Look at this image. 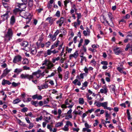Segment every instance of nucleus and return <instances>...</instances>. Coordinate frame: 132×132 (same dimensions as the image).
I'll return each instance as SVG.
<instances>
[{"instance_id":"nucleus-1","label":"nucleus","mask_w":132,"mask_h":132,"mask_svg":"<svg viewBox=\"0 0 132 132\" xmlns=\"http://www.w3.org/2000/svg\"><path fill=\"white\" fill-rule=\"evenodd\" d=\"M13 34L12 30L11 28H9L6 34L5 35L4 37L5 41L7 42L12 39Z\"/></svg>"},{"instance_id":"nucleus-2","label":"nucleus","mask_w":132,"mask_h":132,"mask_svg":"<svg viewBox=\"0 0 132 132\" xmlns=\"http://www.w3.org/2000/svg\"><path fill=\"white\" fill-rule=\"evenodd\" d=\"M41 71L39 69L36 71L32 72L31 75L32 76L33 79L34 76H35L36 78L38 79L39 78H42L45 75V71H44L42 73H41Z\"/></svg>"},{"instance_id":"nucleus-3","label":"nucleus","mask_w":132,"mask_h":132,"mask_svg":"<svg viewBox=\"0 0 132 132\" xmlns=\"http://www.w3.org/2000/svg\"><path fill=\"white\" fill-rule=\"evenodd\" d=\"M20 15L22 17H23L26 19H28L27 23H28L31 19L30 14L28 13H25L24 12L22 11V12H20Z\"/></svg>"},{"instance_id":"nucleus-4","label":"nucleus","mask_w":132,"mask_h":132,"mask_svg":"<svg viewBox=\"0 0 132 132\" xmlns=\"http://www.w3.org/2000/svg\"><path fill=\"white\" fill-rule=\"evenodd\" d=\"M20 77L22 79H27L29 80H31L33 79V77L32 75H29L28 74H22L20 76Z\"/></svg>"},{"instance_id":"nucleus-5","label":"nucleus","mask_w":132,"mask_h":132,"mask_svg":"<svg viewBox=\"0 0 132 132\" xmlns=\"http://www.w3.org/2000/svg\"><path fill=\"white\" fill-rule=\"evenodd\" d=\"M10 12V11L7 10L5 14L2 15L1 18V21H4L6 20H7L9 18L8 13Z\"/></svg>"},{"instance_id":"nucleus-6","label":"nucleus","mask_w":132,"mask_h":132,"mask_svg":"<svg viewBox=\"0 0 132 132\" xmlns=\"http://www.w3.org/2000/svg\"><path fill=\"white\" fill-rule=\"evenodd\" d=\"M22 57L20 55H18L14 56L13 61V62L14 63H17L21 61Z\"/></svg>"},{"instance_id":"nucleus-7","label":"nucleus","mask_w":132,"mask_h":132,"mask_svg":"<svg viewBox=\"0 0 132 132\" xmlns=\"http://www.w3.org/2000/svg\"><path fill=\"white\" fill-rule=\"evenodd\" d=\"M64 21V18L63 17H61L60 19L57 20L56 22V23L58 24V26L60 27L63 23Z\"/></svg>"},{"instance_id":"nucleus-8","label":"nucleus","mask_w":132,"mask_h":132,"mask_svg":"<svg viewBox=\"0 0 132 132\" xmlns=\"http://www.w3.org/2000/svg\"><path fill=\"white\" fill-rule=\"evenodd\" d=\"M78 55V51H76L73 54H71L69 56V58L71 59L72 57H74L75 59L77 58Z\"/></svg>"},{"instance_id":"nucleus-9","label":"nucleus","mask_w":132,"mask_h":132,"mask_svg":"<svg viewBox=\"0 0 132 132\" xmlns=\"http://www.w3.org/2000/svg\"><path fill=\"white\" fill-rule=\"evenodd\" d=\"M32 98L33 99L37 98L38 100H41L42 98V97L40 95L36 94L32 96Z\"/></svg>"},{"instance_id":"nucleus-10","label":"nucleus","mask_w":132,"mask_h":132,"mask_svg":"<svg viewBox=\"0 0 132 132\" xmlns=\"http://www.w3.org/2000/svg\"><path fill=\"white\" fill-rule=\"evenodd\" d=\"M87 30H84L83 31V33L85 36H89L90 35V31L88 28L87 29Z\"/></svg>"},{"instance_id":"nucleus-11","label":"nucleus","mask_w":132,"mask_h":132,"mask_svg":"<svg viewBox=\"0 0 132 132\" xmlns=\"http://www.w3.org/2000/svg\"><path fill=\"white\" fill-rule=\"evenodd\" d=\"M46 20H48L49 23L51 25L53 24L55 20L54 18H52V17H48L46 19Z\"/></svg>"},{"instance_id":"nucleus-12","label":"nucleus","mask_w":132,"mask_h":132,"mask_svg":"<svg viewBox=\"0 0 132 132\" xmlns=\"http://www.w3.org/2000/svg\"><path fill=\"white\" fill-rule=\"evenodd\" d=\"M2 84L3 85H4L6 84L10 85L11 84V83L10 82L9 80L3 79L2 81Z\"/></svg>"},{"instance_id":"nucleus-13","label":"nucleus","mask_w":132,"mask_h":132,"mask_svg":"<svg viewBox=\"0 0 132 132\" xmlns=\"http://www.w3.org/2000/svg\"><path fill=\"white\" fill-rule=\"evenodd\" d=\"M6 2H5L3 3L2 2V3L4 7L7 9V10L10 11H10L11 10V7L9 6V5L6 3Z\"/></svg>"},{"instance_id":"nucleus-14","label":"nucleus","mask_w":132,"mask_h":132,"mask_svg":"<svg viewBox=\"0 0 132 132\" xmlns=\"http://www.w3.org/2000/svg\"><path fill=\"white\" fill-rule=\"evenodd\" d=\"M15 19L14 16L13 15L12 16L10 19V24L12 25H13L15 23Z\"/></svg>"},{"instance_id":"nucleus-15","label":"nucleus","mask_w":132,"mask_h":132,"mask_svg":"<svg viewBox=\"0 0 132 132\" xmlns=\"http://www.w3.org/2000/svg\"><path fill=\"white\" fill-rule=\"evenodd\" d=\"M16 120H17V122L21 126H22L25 127L26 126V124L23 122H22L20 120L18 119L17 118H16Z\"/></svg>"},{"instance_id":"nucleus-16","label":"nucleus","mask_w":132,"mask_h":132,"mask_svg":"<svg viewBox=\"0 0 132 132\" xmlns=\"http://www.w3.org/2000/svg\"><path fill=\"white\" fill-rule=\"evenodd\" d=\"M108 16L111 22L113 23V20L114 18L112 16V14L111 13L109 12L108 14Z\"/></svg>"},{"instance_id":"nucleus-17","label":"nucleus","mask_w":132,"mask_h":132,"mask_svg":"<svg viewBox=\"0 0 132 132\" xmlns=\"http://www.w3.org/2000/svg\"><path fill=\"white\" fill-rule=\"evenodd\" d=\"M21 46L25 47V49H27V47H28L29 45L28 43L27 42H23L21 44Z\"/></svg>"},{"instance_id":"nucleus-18","label":"nucleus","mask_w":132,"mask_h":132,"mask_svg":"<svg viewBox=\"0 0 132 132\" xmlns=\"http://www.w3.org/2000/svg\"><path fill=\"white\" fill-rule=\"evenodd\" d=\"M119 48V47H117L114 49V51L116 54L118 55L120 53L121 51L120 50H118Z\"/></svg>"},{"instance_id":"nucleus-19","label":"nucleus","mask_w":132,"mask_h":132,"mask_svg":"<svg viewBox=\"0 0 132 132\" xmlns=\"http://www.w3.org/2000/svg\"><path fill=\"white\" fill-rule=\"evenodd\" d=\"M22 12V11H21V9H19L18 8H16L13 10V12L15 15L18 13H19L20 14V12Z\"/></svg>"},{"instance_id":"nucleus-20","label":"nucleus","mask_w":132,"mask_h":132,"mask_svg":"<svg viewBox=\"0 0 132 132\" xmlns=\"http://www.w3.org/2000/svg\"><path fill=\"white\" fill-rule=\"evenodd\" d=\"M30 52L32 54L35 55L36 54L37 51L35 48L33 47L31 49Z\"/></svg>"},{"instance_id":"nucleus-21","label":"nucleus","mask_w":132,"mask_h":132,"mask_svg":"<svg viewBox=\"0 0 132 132\" xmlns=\"http://www.w3.org/2000/svg\"><path fill=\"white\" fill-rule=\"evenodd\" d=\"M22 70V69H21L16 68L14 70V72L18 75L19 73L21 72Z\"/></svg>"},{"instance_id":"nucleus-22","label":"nucleus","mask_w":132,"mask_h":132,"mask_svg":"<svg viewBox=\"0 0 132 132\" xmlns=\"http://www.w3.org/2000/svg\"><path fill=\"white\" fill-rule=\"evenodd\" d=\"M54 65L50 61L47 66V69H51L52 67L54 66Z\"/></svg>"},{"instance_id":"nucleus-23","label":"nucleus","mask_w":132,"mask_h":132,"mask_svg":"<svg viewBox=\"0 0 132 132\" xmlns=\"http://www.w3.org/2000/svg\"><path fill=\"white\" fill-rule=\"evenodd\" d=\"M108 104V102H105L101 103V106L103 107L104 109H106L107 108Z\"/></svg>"},{"instance_id":"nucleus-24","label":"nucleus","mask_w":132,"mask_h":132,"mask_svg":"<svg viewBox=\"0 0 132 132\" xmlns=\"http://www.w3.org/2000/svg\"><path fill=\"white\" fill-rule=\"evenodd\" d=\"M48 87V85L46 83H45L43 84L41 86L40 89H42L46 88Z\"/></svg>"},{"instance_id":"nucleus-25","label":"nucleus","mask_w":132,"mask_h":132,"mask_svg":"<svg viewBox=\"0 0 132 132\" xmlns=\"http://www.w3.org/2000/svg\"><path fill=\"white\" fill-rule=\"evenodd\" d=\"M18 6L19 7V8L22 11H24V9L25 8L24 7V4L22 3L21 4L18 5Z\"/></svg>"},{"instance_id":"nucleus-26","label":"nucleus","mask_w":132,"mask_h":132,"mask_svg":"<svg viewBox=\"0 0 132 132\" xmlns=\"http://www.w3.org/2000/svg\"><path fill=\"white\" fill-rule=\"evenodd\" d=\"M110 89L111 90L114 92L116 88L115 86L113 85H112L110 86Z\"/></svg>"},{"instance_id":"nucleus-27","label":"nucleus","mask_w":132,"mask_h":132,"mask_svg":"<svg viewBox=\"0 0 132 132\" xmlns=\"http://www.w3.org/2000/svg\"><path fill=\"white\" fill-rule=\"evenodd\" d=\"M48 37L51 38L53 41H54L56 39V36L54 35H53L51 34H49Z\"/></svg>"},{"instance_id":"nucleus-28","label":"nucleus","mask_w":132,"mask_h":132,"mask_svg":"<svg viewBox=\"0 0 132 132\" xmlns=\"http://www.w3.org/2000/svg\"><path fill=\"white\" fill-rule=\"evenodd\" d=\"M100 92L102 93L106 94L107 92V89L106 88L104 89H100Z\"/></svg>"},{"instance_id":"nucleus-29","label":"nucleus","mask_w":132,"mask_h":132,"mask_svg":"<svg viewBox=\"0 0 132 132\" xmlns=\"http://www.w3.org/2000/svg\"><path fill=\"white\" fill-rule=\"evenodd\" d=\"M50 61L49 60H48L46 59H45V60L43 62V63H42V65H46L47 66V65L48 64V63H49Z\"/></svg>"},{"instance_id":"nucleus-30","label":"nucleus","mask_w":132,"mask_h":132,"mask_svg":"<svg viewBox=\"0 0 132 132\" xmlns=\"http://www.w3.org/2000/svg\"><path fill=\"white\" fill-rule=\"evenodd\" d=\"M23 64H28L29 63V61L27 59H24L22 62Z\"/></svg>"},{"instance_id":"nucleus-31","label":"nucleus","mask_w":132,"mask_h":132,"mask_svg":"<svg viewBox=\"0 0 132 132\" xmlns=\"http://www.w3.org/2000/svg\"><path fill=\"white\" fill-rule=\"evenodd\" d=\"M38 101H32L31 102V103L32 105H34L36 107H37L38 106Z\"/></svg>"},{"instance_id":"nucleus-32","label":"nucleus","mask_w":132,"mask_h":132,"mask_svg":"<svg viewBox=\"0 0 132 132\" xmlns=\"http://www.w3.org/2000/svg\"><path fill=\"white\" fill-rule=\"evenodd\" d=\"M10 71V70L8 69L7 68H6L4 70L3 74L6 75H7Z\"/></svg>"},{"instance_id":"nucleus-33","label":"nucleus","mask_w":132,"mask_h":132,"mask_svg":"<svg viewBox=\"0 0 132 132\" xmlns=\"http://www.w3.org/2000/svg\"><path fill=\"white\" fill-rule=\"evenodd\" d=\"M79 102L80 104H83L84 103V101L83 98H79Z\"/></svg>"},{"instance_id":"nucleus-34","label":"nucleus","mask_w":132,"mask_h":132,"mask_svg":"<svg viewBox=\"0 0 132 132\" xmlns=\"http://www.w3.org/2000/svg\"><path fill=\"white\" fill-rule=\"evenodd\" d=\"M42 40H39L36 43V45L37 46V48H39L41 45V42Z\"/></svg>"},{"instance_id":"nucleus-35","label":"nucleus","mask_w":132,"mask_h":132,"mask_svg":"<svg viewBox=\"0 0 132 132\" xmlns=\"http://www.w3.org/2000/svg\"><path fill=\"white\" fill-rule=\"evenodd\" d=\"M63 123L62 122H58L55 125V127H58L63 125Z\"/></svg>"},{"instance_id":"nucleus-36","label":"nucleus","mask_w":132,"mask_h":132,"mask_svg":"<svg viewBox=\"0 0 132 132\" xmlns=\"http://www.w3.org/2000/svg\"><path fill=\"white\" fill-rule=\"evenodd\" d=\"M20 101L21 100H20L19 98H17L14 100L13 103L14 104H15L19 103Z\"/></svg>"},{"instance_id":"nucleus-37","label":"nucleus","mask_w":132,"mask_h":132,"mask_svg":"<svg viewBox=\"0 0 132 132\" xmlns=\"http://www.w3.org/2000/svg\"><path fill=\"white\" fill-rule=\"evenodd\" d=\"M90 64L92 63V65L94 66H95L96 64V61H95L94 59H92L90 62Z\"/></svg>"},{"instance_id":"nucleus-38","label":"nucleus","mask_w":132,"mask_h":132,"mask_svg":"<svg viewBox=\"0 0 132 132\" xmlns=\"http://www.w3.org/2000/svg\"><path fill=\"white\" fill-rule=\"evenodd\" d=\"M68 126L66 124L64 126V127L62 129L63 130L65 131H68L69 130V129L68 128Z\"/></svg>"},{"instance_id":"nucleus-39","label":"nucleus","mask_w":132,"mask_h":132,"mask_svg":"<svg viewBox=\"0 0 132 132\" xmlns=\"http://www.w3.org/2000/svg\"><path fill=\"white\" fill-rule=\"evenodd\" d=\"M19 84H20V83H16L13 82L12 83V86L13 87H15L18 86Z\"/></svg>"},{"instance_id":"nucleus-40","label":"nucleus","mask_w":132,"mask_h":132,"mask_svg":"<svg viewBox=\"0 0 132 132\" xmlns=\"http://www.w3.org/2000/svg\"><path fill=\"white\" fill-rule=\"evenodd\" d=\"M85 43L84 44V45H87L89 43L90 41L88 39H85L84 40Z\"/></svg>"},{"instance_id":"nucleus-41","label":"nucleus","mask_w":132,"mask_h":132,"mask_svg":"<svg viewBox=\"0 0 132 132\" xmlns=\"http://www.w3.org/2000/svg\"><path fill=\"white\" fill-rule=\"evenodd\" d=\"M71 0H65L64 1V5L65 6H67V4L71 2Z\"/></svg>"},{"instance_id":"nucleus-42","label":"nucleus","mask_w":132,"mask_h":132,"mask_svg":"<svg viewBox=\"0 0 132 132\" xmlns=\"http://www.w3.org/2000/svg\"><path fill=\"white\" fill-rule=\"evenodd\" d=\"M72 116L71 114L66 115L65 116V119H69L70 118H72Z\"/></svg>"},{"instance_id":"nucleus-43","label":"nucleus","mask_w":132,"mask_h":132,"mask_svg":"<svg viewBox=\"0 0 132 132\" xmlns=\"http://www.w3.org/2000/svg\"><path fill=\"white\" fill-rule=\"evenodd\" d=\"M101 63L102 64L105 65H108V62L106 61H102L101 62Z\"/></svg>"},{"instance_id":"nucleus-44","label":"nucleus","mask_w":132,"mask_h":132,"mask_svg":"<svg viewBox=\"0 0 132 132\" xmlns=\"http://www.w3.org/2000/svg\"><path fill=\"white\" fill-rule=\"evenodd\" d=\"M22 2L23 3V4H24V8H26V5L27 3V0H21Z\"/></svg>"},{"instance_id":"nucleus-45","label":"nucleus","mask_w":132,"mask_h":132,"mask_svg":"<svg viewBox=\"0 0 132 132\" xmlns=\"http://www.w3.org/2000/svg\"><path fill=\"white\" fill-rule=\"evenodd\" d=\"M59 43L60 41L59 40H57L54 43V45L56 47H57L58 46Z\"/></svg>"},{"instance_id":"nucleus-46","label":"nucleus","mask_w":132,"mask_h":132,"mask_svg":"<svg viewBox=\"0 0 132 132\" xmlns=\"http://www.w3.org/2000/svg\"><path fill=\"white\" fill-rule=\"evenodd\" d=\"M28 5L29 7H31L33 5L32 0H30L28 3Z\"/></svg>"},{"instance_id":"nucleus-47","label":"nucleus","mask_w":132,"mask_h":132,"mask_svg":"<svg viewBox=\"0 0 132 132\" xmlns=\"http://www.w3.org/2000/svg\"><path fill=\"white\" fill-rule=\"evenodd\" d=\"M60 14L59 11H57L55 14V15L58 17L60 16Z\"/></svg>"},{"instance_id":"nucleus-48","label":"nucleus","mask_w":132,"mask_h":132,"mask_svg":"<svg viewBox=\"0 0 132 132\" xmlns=\"http://www.w3.org/2000/svg\"><path fill=\"white\" fill-rule=\"evenodd\" d=\"M47 128L49 129L50 131H53V129L51 127V125L49 124L47 125Z\"/></svg>"},{"instance_id":"nucleus-49","label":"nucleus","mask_w":132,"mask_h":132,"mask_svg":"<svg viewBox=\"0 0 132 132\" xmlns=\"http://www.w3.org/2000/svg\"><path fill=\"white\" fill-rule=\"evenodd\" d=\"M28 110V109L27 108L24 107L22 109L21 111L22 112H27Z\"/></svg>"},{"instance_id":"nucleus-50","label":"nucleus","mask_w":132,"mask_h":132,"mask_svg":"<svg viewBox=\"0 0 132 132\" xmlns=\"http://www.w3.org/2000/svg\"><path fill=\"white\" fill-rule=\"evenodd\" d=\"M66 124L68 126H69V125L71 126H72V124L71 123V122L69 121H67Z\"/></svg>"},{"instance_id":"nucleus-51","label":"nucleus","mask_w":132,"mask_h":132,"mask_svg":"<svg viewBox=\"0 0 132 132\" xmlns=\"http://www.w3.org/2000/svg\"><path fill=\"white\" fill-rule=\"evenodd\" d=\"M117 70L120 73H122L123 72L122 69L119 67L117 68Z\"/></svg>"},{"instance_id":"nucleus-52","label":"nucleus","mask_w":132,"mask_h":132,"mask_svg":"<svg viewBox=\"0 0 132 132\" xmlns=\"http://www.w3.org/2000/svg\"><path fill=\"white\" fill-rule=\"evenodd\" d=\"M83 42V39H81L79 43L78 44V47H80V46H81Z\"/></svg>"},{"instance_id":"nucleus-53","label":"nucleus","mask_w":132,"mask_h":132,"mask_svg":"<svg viewBox=\"0 0 132 132\" xmlns=\"http://www.w3.org/2000/svg\"><path fill=\"white\" fill-rule=\"evenodd\" d=\"M76 14H77V19H79L81 17V14L80 13H77Z\"/></svg>"},{"instance_id":"nucleus-54","label":"nucleus","mask_w":132,"mask_h":132,"mask_svg":"<svg viewBox=\"0 0 132 132\" xmlns=\"http://www.w3.org/2000/svg\"><path fill=\"white\" fill-rule=\"evenodd\" d=\"M23 40V39H21V38H19L18 39H17L16 41L15 42L16 43H18L20 42H21Z\"/></svg>"},{"instance_id":"nucleus-55","label":"nucleus","mask_w":132,"mask_h":132,"mask_svg":"<svg viewBox=\"0 0 132 132\" xmlns=\"http://www.w3.org/2000/svg\"><path fill=\"white\" fill-rule=\"evenodd\" d=\"M101 123H102L104 125V126L105 127H107V126H106V125L105 121L104 120L102 119V120Z\"/></svg>"},{"instance_id":"nucleus-56","label":"nucleus","mask_w":132,"mask_h":132,"mask_svg":"<svg viewBox=\"0 0 132 132\" xmlns=\"http://www.w3.org/2000/svg\"><path fill=\"white\" fill-rule=\"evenodd\" d=\"M34 126V125L33 123H31L29 124L28 128L29 129H31L32 128V127H33Z\"/></svg>"},{"instance_id":"nucleus-57","label":"nucleus","mask_w":132,"mask_h":132,"mask_svg":"<svg viewBox=\"0 0 132 132\" xmlns=\"http://www.w3.org/2000/svg\"><path fill=\"white\" fill-rule=\"evenodd\" d=\"M85 60V61L86 62L87 61L85 57H84L81 59V60L80 61V62L81 63H82V62Z\"/></svg>"},{"instance_id":"nucleus-58","label":"nucleus","mask_w":132,"mask_h":132,"mask_svg":"<svg viewBox=\"0 0 132 132\" xmlns=\"http://www.w3.org/2000/svg\"><path fill=\"white\" fill-rule=\"evenodd\" d=\"M1 67L3 68H5L7 67V65L6 63H4L1 65Z\"/></svg>"},{"instance_id":"nucleus-59","label":"nucleus","mask_w":132,"mask_h":132,"mask_svg":"<svg viewBox=\"0 0 132 132\" xmlns=\"http://www.w3.org/2000/svg\"><path fill=\"white\" fill-rule=\"evenodd\" d=\"M95 122L94 123L93 125L94 127L96 126L98 123V122L97 120H95Z\"/></svg>"},{"instance_id":"nucleus-60","label":"nucleus","mask_w":132,"mask_h":132,"mask_svg":"<svg viewBox=\"0 0 132 132\" xmlns=\"http://www.w3.org/2000/svg\"><path fill=\"white\" fill-rule=\"evenodd\" d=\"M59 32V30L57 29L56 31L55 32L54 34V35L56 37V36L58 34Z\"/></svg>"},{"instance_id":"nucleus-61","label":"nucleus","mask_w":132,"mask_h":132,"mask_svg":"<svg viewBox=\"0 0 132 132\" xmlns=\"http://www.w3.org/2000/svg\"><path fill=\"white\" fill-rule=\"evenodd\" d=\"M130 47L129 44H128L126 46V47L125 48V50L127 51L129 48H130Z\"/></svg>"},{"instance_id":"nucleus-62","label":"nucleus","mask_w":132,"mask_h":132,"mask_svg":"<svg viewBox=\"0 0 132 132\" xmlns=\"http://www.w3.org/2000/svg\"><path fill=\"white\" fill-rule=\"evenodd\" d=\"M23 69L24 70H29L30 68L29 67L26 66H24L23 67Z\"/></svg>"},{"instance_id":"nucleus-63","label":"nucleus","mask_w":132,"mask_h":132,"mask_svg":"<svg viewBox=\"0 0 132 132\" xmlns=\"http://www.w3.org/2000/svg\"><path fill=\"white\" fill-rule=\"evenodd\" d=\"M47 7L48 9H51L52 7V4L48 3Z\"/></svg>"},{"instance_id":"nucleus-64","label":"nucleus","mask_w":132,"mask_h":132,"mask_svg":"<svg viewBox=\"0 0 132 132\" xmlns=\"http://www.w3.org/2000/svg\"><path fill=\"white\" fill-rule=\"evenodd\" d=\"M50 45V42L48 41L45 44V46L46 47H48Z\"/></svg>"}]
</instances>
